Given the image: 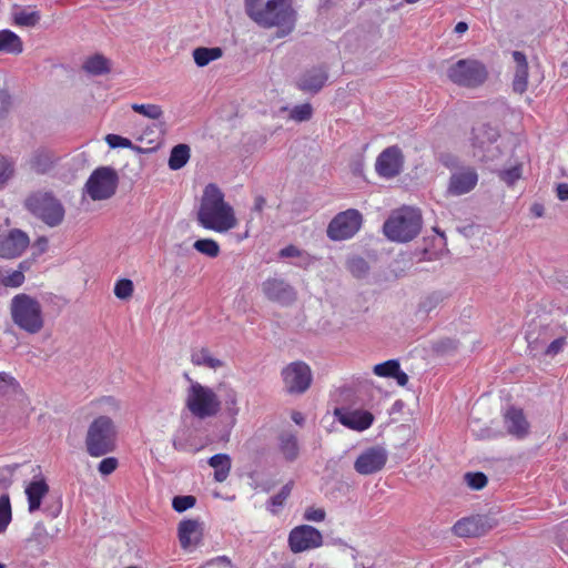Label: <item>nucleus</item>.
<instances>
[{
    "label": "nucleus",
    "mask_w": 568,
    "mask_h": 568,
    "mask_svg": "<svg viewBox=\"0 0 568 568\" xmlns=\"http://www.w3.org/2000/svg\"><path fill=\"white\" fill-rule=\"evenodd\" d=\"M246 14L260 27L276 28L277 38L292 33L297 13L292 0H245Z\"/></svg>",
    "instance_id": "f257e3e1"
},
{
    "label": "nucleus",
    "mask_w": 568,
    "mask_h": 568,
    "mask_svg": "<svg viewBox=\"0 0 568 568\" xmlns=\"http://www.w3.org/2000/svg\"><path fill=\"white\" fill-rule=\"evenodd\" d=\"M224 193L214 183L205 186L196 213L197 223L205 230L226 233L237 225L233 206L224 199Z\"/></svg>",
    "instance_id": "f03ea898"
},
{
    "label": "nucleus",
    "mask_w": 568,
    "mask_h": 568,
    "mask_svg": "<svg viewBox=\"0 0 568 568\" xmlns=\"http://www.w3.org/2000/svg\"><path fill=\"white\" fill-rule=\"evenodd\" d=\"M423 216L419 209L403 205L393 210L384 222L385 236L397 243H406L414 240L422 231Z\"/></svg>",
    "instance_id": "7ed1b4c3"
},
{
    "label": "nucleus",
    "mask_w": 568,
    "mask_h": 568,
    "mask_svg": "<svg viewBox=\"0 0 568 568\" xmlns=\"http://www.w3.org/2000/svg\"><path fill=\"white\" fill-rule=\"evenodd\" d=\"M118 440V428L106 415H99L88 426L84 438L85 449L93 458L114 452Z\"/></svg>",
    "instance_id": "20e7f679"
},
{
    "label": "nucleus",
    "mask_w": 568,
    "mask_h": 568,
    "mask_svg": "<svg viewBox=\"0 0 568 568\" xmlns=\"http://www.w3.org/2000/svg\"><path fill=\"white\" fill-rule=\"evenodd\" d=\"M12 322L28 334H38L44 326L40 302L26 293L13 296L10 303Z\"/></svg>",
    "instance_id": "39448f33"
},
{
    "label": "nucleus",
    "mask_w": 568,
    "mask_h": 568,
    "mask_svg": "<svg viewBox=\"0 0 568 568\" xmlns=\"http://www.w3.org/2000/svg\"><path fill=\"white\" fill-rule=\"evenodd\" d=\"M185 406L190 413L201 419L215 416L221 409V402L215 392L199 382L191 381Z\"/></svg>",
    "instance_id": "423d86ee"
},
{
    "label": "nucleus",
    "mask_w": 568,
    "mask_h": 568,
    "mask_svg": "<svg viewBox=\"0 0 568 568\" xmlns=\"http://www.w3.org/2000/svg\"><path fill=\"white\" fill-rule=\"evenodd\" d=\"M447 78L456 85L474 89L486 82L488 70L476 59H460L447 69Z\"/></svg>",
    "instance_id": "0eeeda50"
},
{
    "label": "nucleus",
    "mask_w": 568,
    "mask_h": 568,
    "mask_svg": "<svg viewBox=\"0 0 568 568\" xmlns=\"http://www.w3.org/2000/svg\"><path fill=\"white\" fill-rule=\"evenodd\" d=\"M26 207L47 225L53 227L63 221L64 209L50 193H34L26 200Z\"/></svg>",
    "instance_id": "6e6552de"
},
{
    "label": "nucleus",
    "mask_w": 568,
    "mask_h": 568,
    "mask_svg": "<svg viewBox=\"0 0 568 568\" xmlns=\"http://www.w3.org/2000/svg\"><path fill=\"white\" fill-rule=\"evenodd\" d=\"M119 178L114 169L101 166L89 176L84 187L87 194L93 201L108 200L114 195Z\"/></svg>",
    "instance_id": "1a4fd4ad"
},
{
    "label": "nucleus",
    "mask_w": 568,
    "mask_h": 568,
    "mask_svg": "<svg viewBox=\"0 0 568 568\" xmlns=\"http://www.w3.org/2000/svg\"><path fill=\"white\" fill-rule=\"evenodd\" d=\"M362 225V214L355 209L338 213L327 226V236L333 241L353 237Z\"/></svg>",
    "instance_id": "9d476101"
},
{
    "label": "nucleus",
    "mask_w": 568,
    "mask_h": 568,
    "mask_svg": "<svg viewBox=\"0 0 568 568\" xmlns=\"http://www.w3.org/2000/svg\"><path fill=\"white\" fill-rule=\"evenodd\" d=\"M498 521L490 515H473L457 520L452 530L460 538H475L487 534Z\"/></svg>",
    "instance_id": "9b49d317"
},
{
    "label": "nucleus",
    "mask_w": 568,
    "mask_h": 568,
    "mask_svg": "<svg viewBox=\"0 0 568 568\" xmlns=\"http://www.w3.org/2000/svg\"><path fill=\"white\" fill-rule=\"evenodd\" d=\"M284 387L290 394L305 393L312 383V372L307 364L293 362L282 369Z\"/></svg>",
    "instance_id": "f8f14e48"
},
{
    "label": "nucleus",
    "mask_w": 568,
    "mask_h": 568,
    "mask_svg": "<svg viewBox=\"0 0 568 568\" xmlns=\"http://www.w3.org/2000/svg\"><path fill=\"white\" fill-rule=\"evenodd\" d=\"M322 542L320 530L308 525L295 527L288 536L290 549L295 554L320 547Z\"/></svg>",
    "instance_id": "ddd939ff"
},
{
    "label": "nucleus",
    "mask_w": 568,
    "mask_h": 568,
    "mask_svg": "<svg viewBox=\"0 0 568 568\" xmlns=\"http://www.w3.org/2000/svg\"><path fill=\"white\" fill-rule=\"evenodd\" d=\"M404 165V155L397 145L386 148L376 159L375 169L379 176L392 179L397 176Z\"/></svg>",
    "instance_id": "4468645a"
},
{
    "label": "nucleus",
    "mask_w": 568,
    "mask_h": 568,
    "mask_svg": "<svg viewBox=\"0 0 568 568\" xmlns=\"http://www.w3.org/2000/svg\"><path fill=\"white\" fill-rule=\"evenodd\" d=\"M265 297L280 304H290L295 301L296 292L285 280L270 277L262 283Z\"/></svg>",
    "instance_id": "2eb2a0df"
},
{
    "label": "nucleus",
    "mask_w": 568,
    "mask_h": 568,
    "mask_svg": "<svg viewBox=\"0 0 568 568\" xmlns=\"http://www.w3.org/2000/svg\"><path fill=\"white\" fill-rule=\"evenodd\" d=\"M334 415L343 426L357 432L369 428L374 422V415L363 409L339 407L334 409Z\"/></svg>",
    "instance_id": "dca6fc26"
},
{
    "label": "nucleus",
    "mask_w": 568,
    "mask_h": 568,
    "mask_svg": "<svg viewBox=\"0 0 568 568\" xmlns=\"http://www.w3.org/2000/svg\"><path fill=\"white\" fill-rule=\"evenodd\" d=\"M30 243L27 233L13 229L6 235L0 236V256L4 258H14L20 256Z\"/></svg>",
    "instance_id": "f3484780"
},
{
    "label": "nucleus",
    "mask_w": 568,
    "mask_h": 568,
    "mask_svg": "<svg viewBox=\"0 0 568 568\" xmlns=\"http://www.w3.org/2000/svg\"><path fill=\"white\" fill-rule=\"evenodd\" d=\"M503 419L508 434L520 439L529 434L530 424L523 408L509 406L503 414Z\"/></svg>",
    "instance_id": "a211bd4d"
},
{
    "label": "nucleus",
    "mask_w": 568,
    "mask_h": 568,
    "mask_svg": "<svg viewBox=\"0 0 568 568\" xmlns=\"http://www.w3.org/2000/svg\"><path fill=\"white\" fill-rule=\"evenodd\" d=\"M478 182V174L473 168H464L452 174L448 192L453 195H463L470 192Z\"/></svg>",
    "instance_id": "6ab92c4d"
},
{
    "label": "nucleus",
    "mask_w": 568,
    "mask_h": 568,
    "mask_svg": "<svg viewBox=\"0 0 568 568\" xmlns=\"http://www.w3.org/2000/svg\"><path fill=\"white\" fill-rule=\"evenodd\" d=\"M49 493V485L45 478L39 474L34 475L32 480L26 487V495L28 498V510L34 513L40 509L42 499Z\"/></svg>",
    "instance_id": "aec40b11"
},
{
    "label": "nucleus",
    "mask_w": 568,
    "mask_h": 568,
    "mask_svg": "<svg viewBox=\"0 0 568 568\" xmlns=\"http://www.w3.org/2000/svg\"><path fill=\"white\" fill-rule=\"evenodd\" d=\"M327 79L328 75L324 68H312L300 77L296 87L304 92L316 93L324 87Z\"/></svg>",
    "instance_id": "412c9836"
},
{
    "label": "nucleus",
    "mask_w": 568,
    "mask_h": 568,
    "mask_svg": "<svg viewBox=\"0 0 568 568\" xmlns=\"http://www.w3.org/2000/svg\"><path fill=\"white\" fill-rule=\"evenodd\" d=\"M179 541L183 549L191 545H196L202 535L200 521L197 519H185L179 524L178 528Z\"/></svg>",
    "instance_id": "4be33fe9"
},
{
    "label": "nucleus",
    "mask_w": 568,
    "mask_h": 568,
    "mask_svg": "<svg viewBox=\"0 0 568 568\" xmlns=\"http://www.w3.org/2000/svg\"><path fill=\"white\" fill-rule=\"evenodd\" d=\"M251 479L250 485L253 488H261L264 491H270L273 487L278 484V480L272 477L271 470L265 464H255V468L247 473Z\"/></svg>",
    "instance_id": "5701e85b"
},
{
    "label": "nucleus",
    "mask_w": 568,
    "mask_h": 568,
    "mask_svg": "<svg viewBox=\"0 0 568 568\" xmlns=\"http://www.w3.org/2000/svg\"><path fill=\"white\" fill-rule=\"evenodd\" d=\"M516 62V72L513 80V89L517 93H524L528 85V63L526 55L520 51L513 52Z\"/></svg>",
    "instance_id": "b1692460"
},
{
    "label": "nucleus",
    "mask_w": 568,
    "mask_h": 568,
    "mask_svg": "<svg viewBox=\"0 0 568 568\" xmlns=\"http://www.w3.org/2000/svg\"><path fill=\"white\" fill-rule=\"evenodd\" d=\"M23 51L21 38L11 30L0 31V53L20 54Z\"/></svg>",
    "instance_id": "393cba45"
},
{
    "label": "nucleus",
    "mask_w": 568,
    "mask_h": 568,
    "mask_svg": "<svg viewBox=\"0 0 568 568\" xmlns=\"http://www.w3.org/2000/svg\"><path fill=\"white\" fill-rule=\"evenodd\" d=\"M222 57L223 50L220 47H199L193 50L194 62L200 68H203L212 61L219 60Z\"/></svg>",
    "instance_id": "a878e982"
},
{
    "label": "nucleus",
    "mask_w": 568,
    "mask_h": 568,
    "mask_svg": "<svg viewBox=\"0 0 568 568\" xmlns=\"http://www.w3.org/2000/svg\"><path fill=\"white\" fill-rule=\"evenodd\" d=\"M191 362L195 366H205L213 369L223 365L220 359L212 356L211 352L206 347L194 349L191 354Z\"/></svg>",
    "instance_id": "bb28decb"
},
{
    "label": "nucleus",
    "mask_w": 568,
    "mask_h": 568,
    "mask_svg": "<svg viewBox=\"0 0 568 568\" xmlns=\"http://www.w3.org/2000/svg\"><path fill=\"white\" fill-rule=\"evenodd\" d=\"M190 152L187 144L175 145L170 153L169 168L174 171L182 169L190 160Z\"/></svg>",
    "instance_id": "cd10ccee"
},
{
    "label": "nucleus",
    "mask_w": 568,
    "mask_h": 568,
    "mask_svg": "<svg viewBox=\"0 0 568 568\" xmlns=\"http://www.w3.org/2000/svg\"><path fill=\"white\" fill-rule=\"evenodd\" d=\"M83 69L90 74H105L110 72V61L102 54H94L85 60Z\"/></svg>",
    "instance_id": "c85d7f7f"
},
{
    "label": "nucleus",
    "mask_w": 568,
    "mask_h": 568,
    "mask_svg": "<svg viewBox=\"0 0 568 568\" xmlns=\"http://www.w3.org/2000/svg\"><path fill=\"white\" fill-rule=\"evenodd\" d=\"M53 164L52 155L47 151H38L30 160V166L36 173H45Z\"/></svg>",
    "instance_id": "c756f323"
},
{
    "label": "nucleus",
    "mask_w": 568,
    "mask_h": 568,
    "mask_svg": "<svg viewBox=\"0 0 568 568\" xmlns=\"http://www.w3.org/2000/svg\"><path fill=\"white\" fill-rule=\"evenodd\" d=\"M40 21V14L38 11H29L26 9H17L13 12V22L20 27H34Z\"/></svg>",
    "instance_id": "7c9ffc66"
},
{
    "label": "nucleus",
    "mask_w": 568,
    "mask_h": 568,
    "mask_svg": "<svg viewBox=\"0 0 568 568\" xmlns=\"http://www.w3.org/2000/svg\"><path fill=\"white\" fill-rule=\"evenodd\" d=\"M194 250L199 253L215 258L220 255L221 248L219 243L213 239H200L193 244Z\"/></svg>",
    "instance_id": "2f4dec72"
},
{
    "label": "nucleus",
    "mask_w": 568,
    "mask_h": 568,
    "mask_svg": "<svg viewBox=\"0 0 568 568\" xmlns=\"http://www.w3.org/2000/svg\"><path fill=\"white\" fill-rule=\"evenodd\" d=\"M91 405L101 413L116 414L120 408V402L113 396H102L93 402Z\"/></svg>",
    "instance_id": "473e14b6"
},
{
    "label": "nucleus",
    "mask_w": 568,
    "mask_h": 568,
    "mask_svg": "<svg viewBox=\"0 0 568 568\" xmlns=\"http://www.w3.org/2000/svg\"><path fill=\"white\" fill-rule=\"evenodd\" d=\"M12 511L9 495L3 494L0 496V534L7 530L11 523Z\"/></svg>",
    "instance_id": "72a5a7b5"
},
{
    "label": "nucleus",
    "mask_w": 568,
    "mask_h": 568,
    "mask_svg": "<svg viewBox=\"0 0 568 568\" xmlns=\"http://www.w3.org/2000/svg\"><path fill=\"white\" fill-rule=\"evenodd\" d=\"M293 481L290 480L288 483H286L282 489L280 490L278 494L274 495L271 499H270V511L272 514H277V510L280 507H282L285 503V500L287 499V497L291 495V491H292V488H293Z\"/></svg>",
    "instance_id": "f704fd0d"
},
{
    "label": "nucleus",
    "mask_w": 568,
    "mask_h": 568,
    "mask_svg": "<svg viewBox=\"0 0 568 568\" xmlns=\"http://www.w3.org/2000/svg\"><path fill=\"white\" fill-rule=\"evenodd\" d=\"M399 366L400 365H399V362L397 359H388L386 362L376 364L373 367V372H374L375 375H377L379 377L392 378L393 375L398 373Z\"/></svg>",
    "instance_id": "c9c22d12"
},
{
    "label": "nucleus",
    "mask_w": 568,
    "mask_h": 568,
    "mask_svg": "<svg viewBox=\"0 0 568 568\" xmlns=\"http://www.w3.org/2000/svg\"><path fill=\"white\" fill-rule=\"evenodd\" d=\"M280 448L284 454L285 458L294 459L297 457L298 446L297 439L293 435H284L281 437Z\"/></svg>",
    "instance_id": "e433bc0d"
},
{
    "label": "nucleus",
    "mask_w": 568,
    "mask_h": 568,
    "mask_svg": "<svg viewBox=\"0 0 568 568\" xmlns=\"http://www.w3.org/2000/svg\"><path fill=\"white\" fill-rule=\"evenodd\" d=\"M132 110L139 114H142L145 118L158 120L163 115V110L158 104H132Z\"/></svg>",
    "instance_id": "4c0bfd02"
},
{
    "label": "nucleus",
    "mask_w": 568,
    "mask_h": 568,
    "mask_svg": "<svg viewBox=\"0 0 568 568\" xmlns=\"http://www.w3.org/2000/svg\"><path fill=\"white\" fill-rule=\"evenodd\" d=\"M24 264L26 262L20 263L19 270L11 272L10 274L3 276L0 280V283L6 287H19L24 282Z\"/></svg>",
    "instance_id": "58836bf2"
},
{
    "label": "nucleus",
    "mask_w": 568,
    "mask_h": 568,
    "mask_svg": "<svg viewBox=\"0 0 568 568\" xmlns=\"http://www.w3.org/2000/svg\"><path fill=\"white\" fill-rule=\"evenodd\" d=\"M346 267L352 273V275L358 278L365 276L368 272V264L361 256H353L348 258Z\"/></svg>",
    "instance_id": "ea45409f"
},
{
    "label": "nucleus",
    "mask_w": 568,
    "mask_h": 568,
    "mask_svg": "<svg viewBox=\"0 0 568 568\" xmlns=\"http://www.w3.org/2000/svg\"><path fill=\"white\" fill-rule=\"evenodd\" d=\"M523 166L516 164L509 169L501 170L498 172L499 179L505 182L508 186H513L519 179H521Z\"/></svg>",
    "instance_id": "a19ab883"
},
{
    "label": "nucleus",
    "mask_w": 568,
    "mask_h": 568,
    "mask_svg": "<svg viewBox=\"0 0 568 568\" xmlns=\"http://www.w3.org/2000/svg\"><path fill=\"white\" fill-rule=\"evenodd\" d=\"M134 292L133 282L129 278H121L115 282L114 295L120 300H129Z\"/></svg>",
    "instance_id": "79ce46f5"
},
{
    "label": "nucleus",
    "mask_w": 568,
    "mask_h": 568,
    "mask_svg": "<svg viewBox=\"0 0 568 568\" xmlns=\"http://www.w3.org/2000/svg\"><path fill=\"white\" fill-rule=\"evenodd\" d=\"M19 388L18 382L6 373H0V397L16 394Z\"/></svg>",
    "instance_id": "37998d69"
},
{
    "label": "nucleus",
    "mask_w": 568,
    "mask_h": 568,
    "mask_svg": "<svg viewBox=\"0 0 568 568\" xmlns=\"http://www.w3.org/2000/svg\"><path fill=\"white\" fill-rule=\"evenodd\" d=\"M464 480L474 490L483 489L488 481L487 476L481 471L466 473Z\"/></svg>",
    "instance_id": "c03bdc74"
},
{
    "label": "nucleus",
    "mask_w": 568,
    "mask_h": 568,
    "mask_svg": "<svg viewBox=\"0 0 568 568\" xmlns=\"http://www.w3.org/2000/svg\"><path fill=\"white\" fill-rule=\"evenodd\" d=\"M280 257L286 258V257H301L304 262V265L307 266L312 257L308 253L300 250L297 246L291 244L282 248L278 253Z\"/></svg>",
    "instance_id": "a18cd8bd"
},
{
    "label": "nucleus",
    "mask_w": 568,
    "mask_h": 568,
    "mask_svg": "<svg viewBox=\"0 0 568 568\" xmlns=\"http://www.w3.org/2000/svg\"><path fill=\"white\" fill-rule=\"evenodd\" d=\"M313 115V108L310 103L295 105L291 111V119L296 122L308 121Z\"/></svg>",
    "instance_id": "49530a36"
},
{
    "label": "nucleus",
    "mask_w": 568,
    "mask_h": 568,
    "mask_svg": "<svg viewBox=\"0 0 568 568\" xmlns=\"http://www.w3.org/2000/svg\"><path fill=\"white\" fill-rule=\"evenodd\" d=\"M387 455L383 448L372 447L359 455L356 462H386Z\"/></svg>",
    "instance_id": "de8ad7c7"
},
{
    "label": "nucleus",
    "mask_w": 568,
    "mask_h": 568,
    "mask_svg": "<svg viewBox=\"0 0 568 568\" xmlns=\"http://www.w3.org/2000/svg\"><path fill=\"white\" fill-rule=\"evenodd\" d=\"M196 503V498L192 495L175 496L172 500V507L178 513H183L192 508Z\"/></svg>",
    "instance_id": "09e8293b"
},
{
    "label": "nucleus",
    "mask_w": 568,
    "mask_h": 568,
    "mask_svg": "<svg viewBox=\"0 0 568 568\" xmlns=\"http://www.w3.org/2000/svg\"><path fill=\"white\" fill-rule=\"evenodd\" d=\"M13 164L6 156L0 154V185H3L13 175Z\"/></svg>",
    "instance_id": "8fccbe9b"
},
{
    "label": "nucleus",
    "mask_w": 568,
    "mask_h": 568,
    "mask_svg": "<svg viewBox=\"0 0 568 568\" xmlns=\"http://www.w3.org/2000/svg\"><path fill=\"white\" fill-rule=\"evenodd\" d=\"M567 345V337L561 336L556 339H554L546 348L545 354L547 356H556L557 354L561 353L565 346Z\"/></svg>",
    "instance_id": "3c124183"
},
{
    "label": "nucleus",
    "mask_w": 568,
    "mask_h": 568,
    "mask_svg": "<svg viewBox=\"0 0 568 568\" xmlns=\"http://www.w3.org/2000/svg\"><path fill=\"white\" fill-rule=\"evenodd\" d=\"M105 142L112 149H115V148H131L132 146L131 140H129L128 138H123L121 135H118V134H108L105 136Z\"/></svg>",
    "instance_id": "603ef678"
},
{
    "label": "nucleus",
    "mask_w": 568,
    "mask_h": 568,
    "mask_svg": "<svg viewBox=\"0 0 568 568\" xmlns=\"http://www.w3.org/2000/svg\"><path fill=\"white\" fill-rule=\"evenodd\" d=\"M384 464H354L355 470L364 476L373 475L382 470Z\"/></svg>",
    "instance_id": "864d4df0"
},
{
    "label": "nucleus",
    "mask_w": 568,
    "mask_h": 568,
    "mask_svg": "<svg viewBox=\"0 0 568 568\" xmlns=\"http://www.w3.org/2000/svg\"><path fill=\"white\" fill-rule=\"evenodd\" d=\"M214 566H222L225 568H236L231 559L227 556H219L213 559L207 560L204 565L200 566V568H209Z\"/></svg>",
    "instance_id": "5fc2aeb1"
},
{
    "label": "nucleus",
    "mask_w": 568,
    "mask_h": 568,
    "mask_svg": "<svg viewBox=\"0 0 568 568\" xmlns=\"http://www.w3.org/2000/svg\"><path fill=\"white\" fill-rule=\"evenodd\" d=\"M215 468L214 470V478L216 481L222 483L224 481L231 470V464H210Z\"/></svg>",
    "instance_id": "6e6d98bb"
},
{
    "label": "nucleus",
    "mask_w": 568,
    "mask_h": 568,
    "mask_svg": "<svg viewBox=\"0 0 568 568\" xmlns=\"http://www.w3.org/2000/svg\"><path fill=\"white\" fill-rule=\"evenodd\" d=\"M325 510L323 508L310 507L304 513V518L308 521H323L325 519Z\"/></svg>",
    "instance_id": "4d7b16f0"
},
{
    "label": "nucleus",
    "mask_w": 568,
    "mask_h": 568,
    "mask_svg": "<svg viewBox=\"0 0 568 568\" xmlns=\"http://www.w3.org/2000/svg\"><path fill=\"white\" fill-rule=\"evenodd\" d=\"M49 534L44 527L43 524L41 523H38L34 528H33V531H32V535L30 537V541H37L39 544L43 542L44 540H47Z\"/></svg>",
    "instance_id": "13d9d810"
},
{
    "label": "nucleus",
    "mask_w": 568,
    "mask_h": 568,
    "mask_svg": "<svg viewBox=\"0 0 568 568\" xmlns=\"http://www.w3.org/2000/svg\"><path fill=\"white\" fill-rule=\"evenodd\" d=\"M226 408H227V412L235 416L237 415L239 413V407H237V397H236V394L235 392H231V394L229 395V398L226 400Z\"/></svg>",
    "instance_id": "bf43d9fd"
},
{
    "label": "nucleus",
    "mask_w": 568,
    "mask_h": 568,
    "mask_svg": "<svg viewBox=\"0 0 568 568\" xmlns=\"http://www.w3.org/2000/svg\"><path fill=\"white\" fill-rule=\"evenodd\" d=\"M265 205H266L265 197L262 196V195H257L254 199L253 211H255L256 213H262L264 207H265Z\"/></svg>",
    "instance_id": "052dcab7"
},
{
    "label": "nucleus",
    "mask_w": 568,
    "mask_h": 568,
    "mask_svg": "<svg viewBox=\"0 0 568 568\" xmlns=\"http://www.w3.org/2000/svg\"><path fill=\"white\" fill-rule=\"evenodd\" d=\"M557 196L561 201H568V184L560 183L557 185Z\"/></svg>",
    "instance_id": "680f3d73"
},
{
    "label": "nucleus",
    "mask_w": 568,
    "mask_h": 568,
    "mask_svg": "<svg viewBox=\"0 0 568 568\" xmlns=\"http://www.w3.org/2000/svg\"><path fill=\"white\" fill-rule=\"evenodd\" d=\"M392 378H395L399 386H406L408 383V375L405 372H403L400 367L398 368V373L393 375Z\"/></svg>",
    "instance_id": "e2e57ef3"
},
{
    "label": "nucleus",
    "mask_w": 568,
    "mask_h": 568,
    "mask_svg": "<svg viewBox=\"0 0 568 568\" xmlns=\"http://www.w3.org/2000/svg\"><path fill=\"white\" fill-rule=\"evenodd\" d=\"M118 464H99V471L103 476L112 474L116 469Z\"/></svg>",
    "instance_id": "0e129e2a"
},
{
    "label": "nucleus",
    "mask_w": 568,
    "mask_h": 568,
    "mask_svg": "<svg viewBox=\"0 0 568 568\" xmlns=\"http://www.w3.org/2000/svg\"><path fill=\"white\" fill-rule=\"evenodd\" d=\"M207 462H230V457L225 454H215L211 456Z\"/></svg>",
    "instance_id": "69168bd1"
},
{
    "label": "nucleus",
    "mask_w": 568,
    "mask_h": 568,
    "mask_svg": "<svg viewBox=\"0 0 568 568\" xmlns=\"http://www.w3.org/2000/svg\"><path fill=\"white\" fill-rule=\"evenodd\" d=\"M291 418L297 425H302L304 423V416L301 412H293Z\"/></svg>",
    "instance_id": "338daca9"
},
{
    "label": "nucleus",
    "mask_w": 568,
    "mask_h": 568,
    "mask_svg": "<svg viewBox=\"0 0 568 568\" xmlns=\"http://www.w3.org/2000/svg\"><path fill=\"white\" fill-rule=\"evenodd\" d=\"M468 30V24L464 21H460L458 22L456 26H455V32L456 33H464Z\"/></svg>",
    "instance_id": "774afa93"
}]
</instances>
